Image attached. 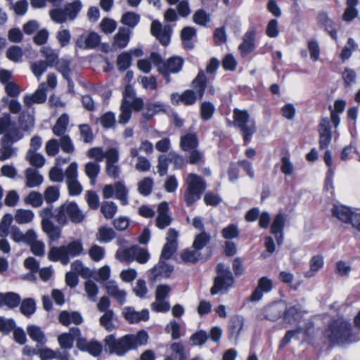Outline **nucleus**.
Returning a JSON list of instances; mask_svg holds the SVG:
<instances>
[{"instance_id": "f257e3e1", "label": "nucleus", "mask_w": 360, "mask_h": 360, "mask_svg": "<svg viewBox=\"0 0 360 360\" xmlns=\"http://www.w3.org/2000/svg\"><path fill=\"white\" fill-rule=\"evenodd\" d=\"M6 132L3 137L0 147V160L4 161L18 154V148L13 146V144L20 140L22 135L18 129H11V116L9 114H4L0 118V134Z\"/></svg>"}, {"instance_id": "f03ea898", "label": "nucleus", "mask_w": 360, "mask_h": 360, "mask_svg": "<svg viewBox=\"0 0 360 360\" xmlns=\"http://www.w3.org/2000/svg\"><path fill=\"white\" fill-rule=\"evenodd\" d=\"M351 328V324L347 321L340 318L329 325L326 335L332 343L338 345L356 342L360 338L352 334Z\"/></svg>"}, {"instance_id": "7ed1b4c3", "label": "nucleus", "mask_w": 360, "mask_h": 360, "mask_svg": "<svg viewBox=\"0 0 360 360\" xmlns=\"http://www.w3.org/2000/svg\"><path fill=\"white\" fill-rule=\"evenodd\" d=\"M185 183L186 188L183 198L186 205L191 207L201 198L207 185L200 176L193 173L187 175Z\"/></svg>"}, {"instance_id": "20e7f679", "label": "nucleus", "mask_w": 360, "mask_h": 360, "mask_svg": "<svg viewBox=\"0 0 360 360\" xmlns=\"http://www.w3.org/2000/svg\"><path fill=\"white\" fill-rule=\"evenodd\" d=\"M82 251V242L79 240H75L66 245L51 248L48 253V258L52 262H60L63 265H66L71 257L79 256Z\"/></svg>"}, {"instance_id": "39448f33", "label": "nucleus", "mask_w": 360, "mask_h": 360, "mask_svg": "<svg viewBox=\"0 0 360 360\" xmlns=\"http://www.w3.org/2000/svg\"><path fill=\"white\" fill-rule=\"evenodd\" d=\"M85 214L75 202H66L55 210V219L60 225L68 224V219L79 224L84 221Z\"/></svg>"}, {"instance_id": "423d86ee", "label": "nucleus", "mask_w": 360, "mask_h": 360, "mask_svg": "<svg viewBox=\"0 0 360 360\" xmlns=\"http://www.w3.org/2000/svg\"><path fill=\"white\" fill-rule=\"evenodd\" d=\"M234 126L238 128L243 134L244 144L248 145L252 136L256 131V124L248 110L235 108L233 112Z\"/></svg>"}, {"instance_id": "0eeeda50", "label": "nucleus", "mask_w": 360, "mask_h": 360, "mask_svg": "<svg viewBox=\"0 0 360 360\" xmlns=\"http://www.w3.org/2000/svg\"><path fill=\"white\" fill-rule=\"evenodd\" d=\"M208 79L202 70H199L196 77L193 80L194 90L187 89L181 94V103L185 105H193L198 99H201L204 94Z\"/></svg>"}, {"instance_id": "6e6552de", "label": "nucleus", "mask_w": 360, "mask_h": 360, "mask_svg": "<svg viewBox=\"0 0 360 360\" xmlns=\"http://www.w3.org/2000/svg\"><path fill=\"white\" fill-rule=\"evenodd\" d=\"M83 8V4L80 0H75L65 4L64 8H53L49 11L51 19L59 24L66 22L67 21H73L79 15Z\"/></svg>"}, {"instance_id": "1a4fd4ad", "label": "nucleus", "mask_w": 360, "mask_h": 360, "mask_svg": "<svg viewBox=\"0 0 360 360\" xmlns=\"http://www.w3.org/2000/svg\"><path fill=\"white\" fill-rule=\"evenodd\" d=\"M217 276L214 281V285L211 288V294L217 295L219 292H226L233 286L234 278L229 267L219 263L217 266Z\"/></svg>"}, {"instance_id": "9d476101", "label": "nucleus", "mask_w": 360, "mask_h": 360, "mask_svg": "<svg viewBox=\"0 0 360 360\" xmlns=\"http://www.w3.org/2000/svg\"><path fill=\"white\" fill-rule=\"evenodd\" d=\"M105 347L110 354L124 356L128 351L132 349L128 335L116 339L115 335H107L104 340Z\"/></svg>"}, {"instance_id": "9b49d317", "label": "nucleus", "mask_w": 360, "mask_h": 360, "mask_svg": "<svg viewBox=\"0 0 360 360\" xmlns=\"http://www.w3.org/2000/svg\"><path fill=\"white\" fill-rule=\"evenodd\" d=\"M65 181L70 195H79L82 191V186L77 180V164L72 162L65 171Z\"/></svg>"}, {"instance_id": "f8f14e48", "label": "nucleus", "mask_w": 360, "mask_h": 360, "mask_svg": "<svg viewBox=\"0 0 360 360\" xmlns=\"http://www.w3.org/2000/svg\"><path fill=\"white\" fill-rule=\"evenodd\" d=\"M184 60L179 56H172L159 66V72L163 75L167 82H169L170 74L179 72L183 67Z\"/></svg>"}, {"instance_id": "ddd939ff", "label": "nucleus", "mask_w": 360, "mask_h": 360, "mask_svg": "<svg viewBox=\"0 0 360 360\" xmlns=\"http://www.w3.org/2000/svg\"><path fill=\"white\" fill-rule=\"evenodd\" d=\"M150 258L149 252L143 248L132 246L123 251L122 259L127 263L136 260L140 264L146 263Z\"/></svg>"}, {"instance_id": "4468645a", "label": "nucleus", "mask_w": 360, "mask_h": 360, "mask_svg": "<svg viewBox=\"0 0 360 360\" xmlns=\"http://www.w3.org/2000/svg\"><path fill=\"white\" fill-rule=\"evenodd\" d=\"M285 309V302L277 301L265 306L262 311L264 318L271 321H276L283 316Z\"/></svg>"}, {"instance_id": "2eb2a0df", "label": "nucleus", "mask_w": 360, "mask_h": 360, "mask_svg": "<svg viewBox=\"0 0 360 360\" xmlns=\"http://www.w3.org/2000/svg\"><path fill=\"white\" fill-rule=\"evenodd\" d=\"M172 31V30L169 25H165L162 27V24L158 20H153L151 23V34L155 37L164 46H167L169 43Z\"/></svg>"}, {"instance_id": "dca6fc26", "label": "nucleus", "mask_w": 360, "mask_h": 360, "mask_svg": "<svg viewBox=\"0 0 360 360\" xmlns=\"http://www.w3.org/2000/svg\"><path fill=\"white\" fill-rule=\"evenodd\" d=\"M255 35L256 31L253 27H250L244 34L242 43L238 46V50L242 57L245 58L255 51L256 48Z\"/></svg>"}, {"instance_id": "f3484780", "label": "nucleus", "mask_w": 360, "mask_h": 360, "mask_svg": "<svg viewBox=\"0 0 360 360\" xmlns=\"http://www.w3.org/2000/svg\"><path fill=\"white\" fill-rule=\"evenodd\" d=\"M178 233L174 229H169L167 236V243L163 246L160 255V259H169L174 254L177 249Z\"/></svg>"}, {"instance_id": "a211bd4d", "label": "nucleus", "mask_w": 360, "mask_h": 360, "mask_svg": "<svg viewBox=\"0 0 360 360\" xmlns=\"http://www.w3.org/2000/svg\"><path fill=\"white\" fill-rule=\"evenodd\" d=\"M160 258L158 263L155 265L150 271L148 278L154 281L158 278H169L174 271V266Z\"/></svg>"}, {"instance_id": "6ab92c4d", "label": "nucleus", "mask_w": 360, "mask_h": 360, "mask_svg": "<svg viewBox=\"0 0 360 360\" xmlns=\"http://www.w3.org/2000/svg\"><path fill=\"white\" fill-rule=\"evenodd\" d=\"M356 211H358L357 209L352 208L342 204H334L331 210L333 217L346 224L352 223L353 216L356 214Z\"/></svg>"}, {"instance_id": "aec40b11", "label": "nucleus", "mask_w": 360, "mask_h": 360, "mask_svg": "<svg viewBox=\"0 0 360 360\" xmlns=\"http://www.w3.org/2000/svg\"><path fill=\"white\" fill-rule=\"evenodd\" d=\"M9 234L11 238L15 243H22L25 244L30 243L35 238H37L36 231L32 229H28L26 233H23L17 226L10 227Z\"/></svg>"}, {"instance_id": "412c9836", "label": "nucleus", "mask_w": 360, "mask_h": 360, "mask_svg": "<svg viewBox=\"0 0 360 360\" xmlns=\"http://www.w3.org/2000/svg\"><path fill=\"white\" fill-rule=\"evenodd\" d=\"M272 281L269 278L264 276L259 279L256 288L253 290L250 297L251 302H258L262 299L264 293H268L272 290Z\"/></svg>"}, {"instance_id": "4be33fe9", "label": "nucleus", "mask_w": 360, "mask_h": 360, "mask_svg": "<svg viewBox=\"0 0 360 360\" xmlns=\"http://www.w3.org/2000/svg\"><path fill=\"white\" fill-rule=\"evenodd\" d=\"M304 314L302 307L298 305H289L285 303V309L283 312V319L285 323L295 324L300 323Z\"/></svg>"}, {"instance_id": "5701e85b", "label": "nucleus", "mask_w": 360, "mask_h": 360, "mask_svg": "<svg viewBox=\"0 0 360 360\" xmlns=\"http://www.w3.org/2000/svg\"><path fill=\"white\" fill-rule=\"evenodd\" d=\"M123 316L129 323H138L141 321H146L149 319V311L147 309L136 311L134 307H127L123 309Z\"/></svg>"}, {"instance_id": "b1692460", "label": "nucleus", "mask_w": 360, "mask_h": 360, "mask_svg": "<svg viewBox=\"0 0 360 360\" xmlns=\"http://www.w3.org/2000/svg\"><path fill=\"white\" fill-rule=\"evenodd\" d=\"M46 87L44 83H41L35 92L32 95L24 96V103L27 107H31L34 103H43L46 100Z\"/></svg>"}, {"instance_id": "393cba45", "label": "nucleus", "mask_w": 360, "mask_h": 360, "mask_svg": "<svg viewBox=\"0 0 360 360\" xmlns=\"http://www.w3.org/2000/svg\"><path fill=\"white\" fill-rule=\"evenodd\" d=\"M244 318L240 316L233 317L229 323V339L236 342L244 326Z\"/></svg>"}, {"instance_id": "a878e982", "label": "nucleus", "mask_w": 360, "mask_h": 360, "mask_svg": "<svg viewBox=\"0 0 360 360\" xmlns=\"http://www.w3.org/2000/svg\"><path fill=\"white\" fill-rule=\"evenodd\" d=\"M59 321L65 326L71 323L79 325L82 323L84 319L82 314L78 311H63L60 313L58 317Z\"/></svg>"}, {"instance_id": "bb28decb", "label": "nucleus", "mask_w": 360, "mask_h": 360, "mask_svg": "<svg viewBox=\"0 0 360 360\" xmlns=\"http://www.w3.org/2000/svg\"><path fill=\"white\" fill-rule=\"evenodd\" d=\"M57 70L63 75V77L67 80L69 90L72 91L74 88V82L71 79L70 62L67 60L60 59L56 64Z\"/></svg>"}, {"instance_id": "cd10ccee", "label": "nucleus", "mask_w": 360, "mask_h": 360, "mask_svg": "<svg viewBox=\"0 0 360 360\" xmlns=\"http://www.w3.org/2000/svg\"><path fill=\"white\" fill-rule=\"evenodd\" d=\"M105 287L106 288L107 292L110 295L115 297L120 304H123L125 302L126 292L123 290H120L115 281H108L105 283Z\"/></svg>"}, {"instance_id": "c85d7f7f", "label": "nucleus", "mask_w": 360, "mask_h": 360, "mask_svg": "<svg viewBox=\"0 0 360 360\" xmlns=\"http://www.w3.org/2000/svg\"><path fill=\"white\" fill-rule=\"evenodd\" d=\"M131 32L129 28L121 27L119 28L117 33L114 37L113 46L116 48H125L130 39Z\"/></svg>"}, {"instance_id": "c756f323", "label": "nucleus", "mask_w": 360, "mask_h": 360, "mask_svg": "<svg viewBox=\"0 0 360 360\" xmlns=\"http://www.w3.org/2000/svg\"><path fill=\"white\" fill-rule=\"evenodd\" d=\"M26 186L34 188L41 185L44 181L43 176L34 168L29 167L25 170Z\"/></svg>"}, {"instance_id": "7c9ffc66", "label": "nucleus", "mask_w": 360, "mask_h": 360, "mask_svg": "<svg viewBox=\"0 0 360 360\" xmlns=\"http://www.w3.org/2000/svg\"><path fill=\"white\" fill-rule=\"evenodd\" d=\"M38 354L40 360H67L66 354H64V351L53 350L49 348H42L38 350Z\"/></svg>"}, {"instance_id": "2f4dec72", "label": "nucleus", "mask_w": 360, "mask_h": 360, "mask_svg": "<svg viewBox=\"0 0 360 360\" xmlns=\"http://www.w3.org/2000/svg\"><path fill=\"white\" fill-rule=\"evenodd\" d=\"M21 298L20 295L15 292L3 293L0 298V307L4 305L11 309L17 307L20 303Z\"/></svg>"}, {"instance_id": "473e14b6", "label": "nucleus", "mask_w": 360, "mask_h": 360, "mask_svg": "<svg viewBox=\"0 0 360 360\" xmlns=\"http://www.w3.org/2000/svg\"><path fill=\"white\" fill-rule=\"evenodd\" d=\"M198 146V140L197 136L193 134H187L181 137L180 146L184 151H190L197 148Z\"/></svg>"}, {"instance_id": "72a5a7b5", "label": "nucleus", "mask_w": 360, "mask_h": 360, "mask_svg": "<svg viewBox=\"0 0 360 360\" xmlns=\"http://www.w3.org/2000/svg\"><path fill=\"white\" fill-rule=\"evenodd\" d=\"M69 123V117L67 114L61 115L57 120L52 131L54 135L60 136L66 135V131Z\"/></svg>"}, {"instance_id": "f704fd0d", "label": "nucleus", "mask_w": 360, "mask_h": 360, "mask_svg": "<svg viewBox=\"0 0 360 360\" xmlns=\"http://www.w3.org/2000/svg\"><path fill=\"white\" fill-rule=\"evenodd\" d=\"M128 189L123 181L115 182V198L120 200L121 205H127L128 204Z\"/></svg>"}, {"instance_id": "c9c22d12", "label": "nucleus", "mask_w": 360, "mask_h": 360, "mask_svg": "<svg viewBox=\"0 0 360 360\" xmlns=\"http://www.w3.org/2000/svg\"><path fill=\"white\" fill-rule=\"evenodd\" d=\"M323 257L320 255L314 256L309 262L310 269L304 273V276L306 278L313 277L316 272L323 267Z\"/></svg>"}, {"instance_id": "e433bc0d", "label": "nucleus", "mask_w": 360, "mask_h": 360, "mask_svg": "<svg viewBox=\"0 0 360 360\" xmlns=\"http://www.w3.org/2000/svg\"><path fill=\"white\" fill-rule=\"evenodd\" d=\"M130 340L132 349L137 348L139 346L146 345L148 341V335L144 330H139L136 335H128Z\"/></svg>"}, {"instance_id": "4c0bfd02", "label": "nucleus", "mask_w": 360, "mask_h": 360, "mask_svg": "<svg viewBox=\"0 0 360 360\" xmlns=\"http://www.w3.org/2000/svg\"><path fill=\"white\" fill-rule=\"evenodd\" d=\"M27 333L30 338L37 342L39 345H44L47 340L44 332L37 326H30L27 328Z\"/></svg>"}, {"instance_id": "58836bf2", "label": "nucleus", "mask_w": 360, "mask_h": 360, "mask_svg": "<svg viewBox=\"0 0 360 360\" xmlns=\"http://www.w3.org/2000/svg\"><path fill=\"white\" fill-rule=\"evenodd\" d=\"M41 52L43 55V56L46 58V60H44L46 63H47V65L49 67H53L56 65L58 60V51L53 49L51 47L45 46L43 47L41 50Z\"/></svg>"}, {"instance_id": "ea45409f", "label": "nucleus", "mask_w": 360, "mask_h": 360, "mask_svg": "<svg viewBox=\"0 0 360 360\" xmlns=\"http://www.w3.org/2000/svg\"><path fill=\"white\" fill-rule=\"evenodd\" d=\"M41 228L51 240H56L60 236V229L56 226L53 221L41 224Z\"/></svg>"}, {"instance_id": "a19ab883", "label": "nucleus", "mask_w": 360, "mask_h": 360, "mask_svg": "<svg viewBox=\"0 0 360 360\" xmlns=\"http://www.w3.org/2000/svg\"><path fill=\"white\" fill-rule=\"evenodd\" d=\"M84 172L89 177L91 184L94 185L100 172L99 163L96 162H89L85 165Z\"/></svg>"}, {"instance_id": "79ce46f5", "label": "nucleus", "mask_w": 360, "mask_h": 360, "mask_svg": "<svg viewBox=\"0 0 360 360\" xmlns=\"http://www.w3.org/2000/svg\"><path fill=\"white\" fill-rule=\"evenodd\" d=\"M216 110L215 105L210 101H203L200 104V114L202 120L207 121L210 120Z\"/></svg>"}, {"instance_id": "37998d69", "label": "nucleus", "mask_w": 360, "mask_h": 360, "mask_svg": "<svg viewBox=\"0 0 360 360\" xmlns=\"http://www.w3.org/2000/svg\"><path fill=\"white\" fill-rule=\"evenodd\" d=\"M164 110V105L162 103L159 102L150 103H147L146 110L143 112L142 115L146 120H149L155 114Z\"/></svg>"}, {"instance_id": "c03bdc74", "label": "nucleus", "mask_w": 360, "mask_h": 360, "mask_svg": "<svg viewBox=\"0 0 360 360\" xmlns=\"http://www.w3.org/2000/svg\"><path fill=\"white\" fill-rule=\"evenodd\" d=\"M115 316V314L112 310H108L103 313V314L100 318V324L103 326L107 331L110 332L113 330L115 328V325L113 323V319Z\"/></svg>"}, {"instance_id": "a18cd8bd", "label": "nucleus", "mask_w": 360, "mask_h": 360, "mask_svg": "<svg viewBox=\"0 0 360 360\" xmlns=\"http://www.w3.org/2000/svg\"><path fill=\"white\" fill-rule=\"evenodd\" d=\"M34 217V212L30 210L18 209L16 211L14 219L18 224H27L32 221Z\"/></svg>"}, {"instance_id": "49530a36", "label": "nucleus", "mask_w": 360, "mask_h": 360, "mask_svg": "<svg viewBox=\"0 0 360 360\" xmlns=\"http://www.w3.org/2000/svg\"><path fill=\"white\" fill-rule=\"evenodd\" d=\"M121 22L131 28H134L140 21V16L131 11L124 13L121 18Z\"/></svg>"}, {"instance_id": "de8ad7c7", "label": "nucleus", "mask_w": 360, "mask_h": 360, "mask_svg": "<svg viewBox=\"0 0 360 360\" xmlns=\"http://www.w3.org/2000/svg\"><path fill=\"white\" fill-rule=\"evenodd\" d=\"M211 240V236L210 233L205 231H201L198 234L193 243V247L195 250H202Z\"/></svg>"}, {"instance_id": "09e8293b", "label": "nucleus", "mask_w": 360, "mask_h": 360, "mask_svg": "<svg viewBox=\"0 0 360 360\" xmlns=\"http://www.w3.org/2000/svg\"><path fill=\"white\" fill-rule=\"evenodd\" d=\"M153 180L150 177H145L138 183V191L143 195H149L153 189Z\"/></svg>"}, {"instance_id": "8fccbe9b", "label": "nucleus", "mask_w": 360, "mask_h": 360, "mask_svg": "<svg viewBox=\"0 0 360 360\" xmlns=\"http://www.w3.org/2000/svg\"><path fill=\"white\" fill-rule=\"evenodd\" d=\"M120 114L119 115L118 122L121 124H125L129 122L131 117V110L130 105L126 101L122 102L120 108Z\"/></svg>"}, {"instance_id": "3c124183", "label": "nucleus", "mask_w": 360, "mask_h": 360, "mask_svg": "<svg viewBox=\"0 0 360 360\" xmlns=\"http://www.w3.org/2000/svg\"><path fill=\"white\" fill-rule=\"evenodd\" d=\"M20 309L23 315L30 316L36 311V302L32 298L25 299L21 302Z\"/></svg>"}, {"instance_id": "603ef678", "label": "nucleus", "mask_w": 360, "mask_h": 360, "mask_svg": "<svg viewBox=\"0 0 360 360\" xmlns=\"http://www.w3.org/2000/svg\"><path fill=\"white\" fill-rule=\"evenodd\" d=\"M358 49V44L355 42L353 38H349L347 40V45L342 49L340 53V58L342 62L349 59L352 54V51H355Z\"/></svg>"}, {"instance_id": "864d4df0", "label": "nucleus", "mask_w": 360, "mask_h": 360, "mask_svg": "<svg viewBox=\"0 0 360 360\" xmlns=\"http://www.w3.org/2000/svg\"><path fill=\"white\" fill-rule=\"evenodd\" d=\"M19 124L23 130H30L34 124L33 115L30 113L22 112L19 117Z\"/></svg>"}, {"instance_id": "5fc2aeb1", "label": "nucleus", "mask_w": 360, "mask_h": 360, "mask_svg": "<svg viewBox=\"0 0 360 360\" xmlns=\"http://www.w3.org/2000/svg\"><path fill=\"white\" fill-rule=\"evenodd\" d=\"M6 56L11 61L19 63L23 56V51L18 46H11L7 49Z\"/></svg>"}, {"instance_id": "6e6d98bb", "label": "nucleus", "mask_w": 360, "mask_h": 360, "mask_svg": "<svg viewBox=\"0 0 360 360\" xmlns=\"http://www.w3.org/2000/svg\"><path fill=\"white\" fill-rule=\"evenodd\" d=\"M193 21L198 25L205 26L210 21V15L203 9H199L194 13Z\"/></svg>"}, {"instance_id": "4d7b16f0", "label": "nucleus", "mask_w": 360, "mask_h": 360, "mask_svg": "<svg viewBox=\"0 0 360 360\" xmlns=\"http://www.w3.org/2000/svg\"><path fill=\"white\" fill-rule=\"evenodd\" d=\"M59 148H61L63 152L71 154L75 151V146L73 142L68 135H63L60 136Z\"/></svg>"}, {"instance_id": "13d9d810", "label": "nucleus", "mask_w": 360, "mask_h": 360, "mask_svg": "<svg viewBox=\"0 0 360 360\" xmlns=\"http://www.w3.org/2000/svg\"><path fill=\"white\" fill-rule=\"evenodd\" d=\"M131 63V57L129 53L123 52L118 56L117 59V65L120 71H125L130 67Z\"/></svg>"}, {"instance_id": "bf43d9fd", "label": "nucleus", "mask_w": 360, "mask_h": 360, "mask_svg": "<svg viewBox=\"0 0 360 360\" xmlns=\"http://www.w3.org/2000/svg\"><path fill=\"white\" fill-rule=\"evenodd\" d=\"M59 197L60 191L56 186H49L44 192V200L47 203L51 204L57 201Z\"/></svg>"}, {"instance_id": "052dcab7", "label": "nucleus", "mask_w": 360, "mask_h": 360, "mask_svg": "<svg viewBox=\"0 0 360 360\" xmlns=\"http://www.w3.org/2000/svg\"><path fill=\"white\" fill-rule=\"evenodd\" d=\"M27 159L32 166L37 167H41L45 163L44 157L41 154L34 152L32 150H28Z\"/></svg>"}, {"instance_id": "680f3d73", "label": "nucleus", "mask_w": 360, "mask_h": 360, "mask_svg": "<svg viewBox=\"0 0 360 360\" xmlns=\"http://www.w3.org/2000/svg\"><path fill=\"white\" fill-rule=\"evenodd\" d=\"M345 87H350L356 83V72L349 68H346L342 74Z\"/></svg>"}, {"instance_id": "e2e57ef3", "label": "nucleus", "mask_w": 360, "mask_h": 360, "mask_svg": "<svg viewBox=\"0 0 360 360\" xmlns=\"http://www.w3.org/2000/svg\"><path fill=\"white\" fill-rule=\"evenodd\" d=\"M117 207L113 202H104L101 207V211L106 219H112L117 212Z\"/></svg>"}, {"instance_id": "0e129e2a", "label": "nucleus", "mask_w": 360, "mask_h": 360, "mask_svg": "<svg viewBox=\"0 0 360 360\" xmlns=\"http://www.w3.org/2000/svg\"><path fill=\"white\" fill-rule=\"evenodd\" d=\"M43 195L36 191H32L25 199L26 204L30 205L34 207H39L43 203Z\"/></svg>"}, {"instance_id": "69168bd1", "label": "nucleus", "mask_w": 360, "mask_h": 360, "mask_svg": "<svg viewBox=\"0 0 360 360\" xmlns=\"http://www.w3.org/2000/svg\"><path fill=\"white\" fill-rule=\"evenodd\" d=\"M209 338L210 335L205 331L201 330L193 333L191 336L190 340L193 345L202 346L207 342Z\"/></svg>"}, {"instance_id": "338daca9", "label": "nucleus", "mask_w": 360, "mask_h": 360, "mask_svg": "<svg viewBox=\"0 0 360 360\" xmlns=\"http://www.w3.org/2000/svg\"><path fill=\"white\" fill-rule=\"evenodd\" d=\"M100 122L105 129H110L115 127L116 123L115 114L112 112H107L100 117Z\"/></svg>"}, {"instance_id": "774afa93", "label": "nucleus", "mask_w": 360, "mask_h": 360, "mask_svg": "<svg viewBox=\"0 0 360 360\" xmlns=\"http://www.w3.org/2000/svg\"><path fill=\"white\" fill-rule=\"evenodd\" d=\"M48 67L47 63L42 60L31 64L32 72L38 79L46 71Z\"/></svg>"}]
</instances>
